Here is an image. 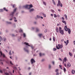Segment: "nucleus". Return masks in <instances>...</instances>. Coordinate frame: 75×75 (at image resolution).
<instances>
[{
	"instance_id": "obj_11",
	"label": "nucleus",
	"mask_w": 75,
	"mask_h": 75,
	"mask_svg": "<svg viewBox=\"0 0 75 75\" xmlns=\"http://www.w3.org/2000/svg\"><path fill=\"white\" fill-rule=\"evenodd\" d=\"M0 61H1V62H0V64H1V65H3V63L1 62V61H3V59H0Z\"/></svg>"
},
{
	"instance_id": "obj_4",
	"label": "nucleus",
	"mask_w": 75,
	"mask_h": 75,
	"mask_svg": "<svg viewBox=\"0 0 75 75\" xmlns=\"http://www.w3.org/2000/svg\"><path fill=\"white\" fill-rule=\"evenodd\" d=\"M24 44H25V45H28L29 47H31L32 49V50H33V49H34V47H33V45H29V43H28L27 42H24Z\"/></svg>"
},
{
	"instance_id": "obj_63",
	"label": "nucleus",
	"mask_w": 75,
	"mask_h": 75,
	"mask_svg": "<svg viewBox=\"0 0 75 75\" xmlns=\"http://www.w3.org/2000/svg\"><path fill=\"white\" fill-rule=\"evenodd\" d=\"M28 65H30V63L29 62V63H28Z\"/></svg>"
},
{
	"instance_id": "obj_30",
	"label": "nucleus",
	"mask_w": 75,
	"mask_h": 75,
	"mask_svg": "<svg viewBox=\"0 0 75 75\" xmlns=\"http://www.w3.org/2000/svg\"><path fill=\"white\" fill-rule=\"evenodd\" d=\"M55 71L56 72H57V73L58 72V69H56L55 70Z\"/></svg>"
},
{
	"instance_id": "obj_49",
	"label": "nucleus",
	"mask_w": 75,
	"mask_h": 75,
	"mask_svg": "<svg viewBox=\"0 0 75 75\" xmlns=\"http://www.w3.org/2000/svg\"><path fill=\"white\" fill-rule=\"evenodd\" d=\"M12 7H13V8H14V7H15V4H13V5Z\"/></svg>"
},
{
	"instance_id": "obj_16",
	"label": "nucleus",
	"mask_w": 75,
	"mask_h": 75,
	"mask_svg": "<svg viewBox=\"0 0 75 75\" xmlns=\"http://www.w3.org/2000/svg\"><path fill=\"white\" fill-rule=\"evenodd\" d=\"M62 22L63 23H64L65 25H66L67 24V22H66V21H62Z\"/></svg>"
},
{
	"instance_id": "obj_52",
	"label": "nucleus",
	"mask_w": 75,
	"mask_h": 75,
	"mask_svg": "<svg viewBox=\"0 0 75 75\" xmlns=\"http://www.w3.org/2000/svg\"><path fill=\"white\" fill-rule=\"evenodd\" d=\"M0 40H3L2 38H1V36H0Z\"/></svg>"
},
{
	"instance_id": "obj_17",
	"label": "nucleus",
	"mask_w": 75,
	"mask_h": 75,
	"mask_svg": "<svg viewBox=\"0 0 75 75\" xmlns=\"http://www.w3.org/2000/svg\"><path fill=\"white\" fill-rule=\"evenodd\" d=\"M63 61L65 62L67 61V58H66V57H64Z\"/></svg>"
},
{
	"instance_id": "obj_34",
	"label": "nucleus",
	"mask_w": 75,
	"mask_h": 75,
	"mask_svg": "<svg viewBox=\"0 0 75 75\" xmlns=\"http://www.w3.org/2000/svg\"><path fill=\"white\" fill-rule=\"evenodd\" d=\"M9 55H11V50L10 51V52L9 53Z\"/></svg>"
},
{
	"instance_id": "obj_48",
	"label": "nucleus",
	"mask_w": 75,
	"mask_h": 75,
	"mask_svg": "<svg viewBox=\"0 0 75 75\" xmlns=\"http://www.w3.org/2000/svg\"><path fill=\"white\" fill-rule=\"evenodd\" d=\"M59 60H60V61H62V59H61V58H59Z\"/></svg>"
},
{
	"instance_id": "obj_1",
	"label": "nucleus",
	"mask_w": 75,
	"mask_h": 75,
	"mask_svg": "<svg viewBox=\"0 0 75 75\" xmlns=\"http://www.w3.org/2000/svg\"><path fill=\"white\" fill-rule=\"evenodd\" d=\"M59 33L61 34V35H64V30H61L62 28L61 27L59 28Z\"/></svg>"
},
{
	"instance_id": "obj_55",
	"label": "nucleus",
	"mask_w": 75,
	"mask_h": 75,
	"mask_svg": "<svg viewBox=\"0 0 75 75\" xmlns=\"http://www.w3.org/2000/svg\"><path fill=\"white\" fill-rule=\"evenodd\" d=\"M30 69L31 68H30V67H29L28 68V70H30Z\"/></svg>"
},
{
	"instance_id": "obj_39",
	"label": "nucleus",
	"mask_w": 75,
	"mask_h": 75,
	"mask_svg": "<svg viewBox=\"0 0 75 75\" xmlns=\"http://www.w3.org/2000/svg\"><path fill=\"white\" fill-rule=\"evenodd\" d=\"M21 40V37H20L19 39H18V41H20V40Z\"/></svg>"
},
{
	"instance_id": "obj_27",
	"label": "nucleus",
	"mask_w": 75,
	"mask_h": 75,
	"mask_svg": "<svg viewBox=\"0 0 75 75\" xmlns=\"http://www.w3.org/2000/svg\"><path fill=\"white\" fill-rule=\"evenodd\" d=\"M63 71L64 72H66V69H65V67H64L63 69Z\"/></svg>"
},
{
	"instance_id": "obj_14",
	"label": "nucleus",
	"mask_w": 75,
	"mask_h": 75,
	"mask_svg": "<svg viewBox=\"0 0 75 75\" xmlns=\"http://www.w3.org/2000/svg\"><path fill=\"white\" fill-rule=\"evenodd\" d=\"M67 25L65 26L64 30H65V31H68V30L66 29H67Z\"/></svg>"
},
{
	"instance_id": "obj_60",
	"label": "nucleus",
	"mask_w": 75,
	"mask_h": 75,
	"mask_svg": "<svg viewBox=\"0 0 75 75\" xmlns=\"http://www.w3.org/2000/svg\"><path fill=\"white\" fill-rule=\"evenodd\" d=\"M44 17H46V15H45V14L44 15Z\"/></svg>"
},
{
	"instance_id": "obj_7",
	"label": "nucleus",
	"mask_w": 75,
	"mask_h": 75,
	"mask_svg": "<svg viewBox=\"0 0 75 75\" xmlns=\"http://www.w3.org/2000/svg\"><path fill=\"white\" fill-rule=\"evenodd\" d=\"M23 8H28V5H26L25 6H23Z\"/></svg>"
},
{
	"instance_id": "obj_64",
	"label": "nucleus",
	"mask_w": 75,
	"mask_h": 75,
	"mask_svg": "<svg viewBox=\"0 0 75 75\" xmlns=\"http://www.w3.org/2000/svg\"><path fill=\"white\" fill-rule=\"evenodd\" d=\"M52 63L53 65H54V62H52Z\"/></svg>"
},
{
	"instance_id": "obj_18",
	"label": "nucleus",
	"mask_w": 75,
	"mask_h": 75,
	"mask_svg": "<svg viewBox=\"0 0 75 75\" xmlns=\"http://www.w3.org/2000/svg\"><path fill=\"white\" fill-rule=\"evenodd\" d=\"M71 72L72 74H75V71L74 70H73L71 71Z\"/></svg>"
},
{
	"instance_id": "obj_8",
	"label": "nucleus",
	"mask_w": 75,
	"mask_h": 75,
	"mask_svg": "<svg viewBox=\"0 0 75 75\" xmlns=\"http://www.w3.org/2000/svg\"><path fill=\"white\" fill-rule=\"evenodd\" d=\"M36 33H38V32H40V29L38 28H36Z\"/></svg>"
},
{
	"instance_id": "obj_9",
	"label": "nucleus",
	"mask_w": 75,
	"mask_h": 75,
	"mask_svg": "<svg viewBox=\"0 0 75 75\" xmlns=\"http://www.w3.org/2000/svg\"><path fill=\"white\" fill-rule=\"evenodd\" d=\"M28 6L29 7L28 8V9L29 10L30 9V8H32V7H33V5H32V4H30V5H28Z\"/></svg>"
},
{
	"instance_id": "obj_54",
	"label": "nucleus",
	"mask_w": 75,
	"mask_h": 75,
	"mask_svg": "<svg viewBox=\"0 0 75 75\" xmlns=\"http://www.w3.org/2000/svg\"><path fill=\"white\" fill-rule=\"evenodd\" d=\"M34 28L33 27L32 28L31 30H34Z\"/></svg>"
},
{
	"instance_id": "obj_38",
	"label": "nucleus",
	"mask_w": 75,
	"mask_h": 75,
	"mask_svg": "<svg viewBox=\"0 0 75 75\" xmlns=\"http://www.w3.org/2000/svg\"><path fill=\"white\" fill-rule=\"evenodd\" d=\"M43 3L44 4V5H47V4H46V3H45V1H43Z\"/></svg>"
},
{
	"instance_id": "obj_5",
	"label": "nucleus",
	"mask_w": 75,
	"mask_h": 75,
	"mask_svg": "<svg viewBox=\"0 0 75 75\" xmlns=\"http://www.w3.org/2000/svg\"><path fill=\"white\" fill-rule=\"evenodd\" d=\"M27 46H26V47H24V50L25 52H27V53H29V50H28V48H27Z\"/></svg>"
},
{
	"instance_id": "obj_28",
	"label": "nucleus",
	"mask_w": 75,
	"mask_h": 75,
	"mask_svg": "<svg viewBox=\"0 0 75 75\" xmlns=\"http://www.w3.org/2000/svg\"><path fill=\"white\" fill-rule=\"evenodd\" d=\"M68 33L69 34H71V30H68Z\"/></svg>"
},
{
	"instance_id": "obj_59",
	"label": "nucleus",
	"mask_w": 75,
	"mask_h": 75,
	"mask_svg": "<svg viewBox=\"0 0 75 75\" xmlns=\"http://www.w3.org/2000/svg\"><path fill=\"white\" fill-rule=\"evenodd\" d=\"M51 11H52V12L53 13H54V10H52Z\"/></svg>"
},
{
	"instance_id": "obj_20",
	"label": "nucleus",
	"mask_w": 75,
	"mask_h": 75,
	"mask_svg": "<svg viewBox=\"0 0 75 75\" xmlns=\"http://www.w3.org/2000/svg\"><path fill=\"white\" fill-rule=\"evenodd\" d=\"M34 10V9L33 8H32L29 10V11L30 12H31V11H33Z\"/></svg>"
},
{
	"instance_id": "obj_3",
	"label": "nucleus",
	"mask_w": 75,
	"mask_h": 75,
	"mask_svg": "<svg viewBox=\"0 0 75 75\" xmlns=\"http://www.w3.org/2000/svg\"><path fill=\"white\" fill-rule=\"evenodd\" d=\"M58 47H58V46L56 45V48L57 50H59L60 49H61V48H62V47H63L62 45L59 44L58 45Z\"/></svg>"
},
{
	"instance_id": "obj_51",
	"label": "nucleus",
	"mask_w": 75,
	"mask_h": 75,
	"mask_svg": "<svg viewBox=\"0 0 75 75\" xmlns=\"http://www.w3.org/2000/svg\"><path fill=\"white\" fill-rule=\"evenodd\" d=\"M62 20H64L65 18H64V17H62Z\"/></svg>"
},
{
	"instance_id": "obj_13",
	"label": "nucleus",
	"mask_w": 75,
	"mask_h": 75,
	"mask_svg": "<svg viewBox=\"0 0 75 75\" xmlns=\"http://www.w3.org/2000/svg\"><path fill=\"white\" fill-rule=\"evenodd\" d=\"M56 31L57 33H59V30L58 29V27H57L56 28Z\"/></svg>"
},
{
	"instance_id": "obj_6",
	"label": "nucleus",
	"mask_w": 75,
	"mask_h": 75,
	"mask_svg": "<svg viewBox=\"0 0 75 75\" xmlns=\"http://www.w3.org/2000/svg\"><path fill=\"white\" fill-rule=\"evenodd\" d=\"M30 62L31 64H33V63H35V61L34 59H32L30 60Z\"/></svg>"
},
{
	"instance_id": "obj_40",
	"label": "nucleus",
	"mask_w": 75,
	"mask_h": 75,
	"mask_svg": "<svg viewBox=\"0 0 75 75\" xmlns=\"http://www.w3.org/2000/svg\"><path fill=\"white\" fill-rule=\"evenodd\" d=\"M53 40L54 41H55V37L54 36H53Z\"/></svg>"
},
{
	"instance_id": "obj_47",
	"label": "nucleus",
	"mask_w": 75,
	"mask_h": 75,
	"mask_svg": "<svg viewBox=\"0 0 75 75\" xmlns=\"http://www.w3.org/2000/svg\"><path fill=\"white\" fill-rule=\"evenodd\" d=\"M14 21L15 22H16H16H17V20L16 19H14Z\"/></svg>"
},
{
	"instance_id": "obj_31",
	"label": "nucleus",
	"mask_w": 75,
	"mask_h": 75,
	"mask_svg": "<svg viewBox=\"0 0 75 75\" xmlns=\"http://www.w3.org/2000/svg\"><path fill=\"white\" fill-rule=\"evenodd\" d=\"M49 69H51V66L50 64L49 65Z\"/></svg>"
},
{
	"instance_id": "obj_43",
	"label": "nucleus",
	"mask_w": 75,
	"mask_h": 75,
	"mask_svg": "<svg viewBox=\"0 0 75 75\" xmlns=\"http://www.w3.org/2000/svg\"><path fill=\"white\" fill-rule=\"evenodd\" d=\"M5 74L6 75H9V74L7 73H5Z\"/></svg>"
},
{
	"instance_id": "obj_57",
	"label": "nucleus",
	"mask_w": 75,
	"mask_h": 75,
	"mask_svg": "<svg viewBox=\"0 0 75 75\" xmlns=\"http://www.w3.org/2000/svg\"><path fill=\"white\" fill-rule=\"evenodd\" d=\"M67 30H68H68H71L70 29H69V28H67Z\"/></svg>"
},
{
	"instance_id": "obj_10",
	"label": "nucleus",
	"mask_w": 75,
	"mask_h": 75,
	"mask_svg": "<svg viewBox=\"0 0 75 75\" xmlns=\"http://www.w3.org/2000/svg\"><path fill=\"white\" fill-rule=\"evenodd\" d=\"M14 13L12 12L10 14V16H11V17H12L13 18V16H14Z\"/></svg>"
},
{
	"instance_id": "obj_25",
	"label": "nucleus",
	"mask_w": 75,
	"mask_h": 75,
	"mask_svg": "<svg viewBox=\"0 0 75 75\" xmlns=\"http://www.w3.org/2000/svg\"><path fill=\"white\" fill-rule=\"evenodd\" d=\"M64 16L65 17V19L67 20V16L66 14H64Z\"/></svg>"
},
{
	"instance_id": "obj_58",
	"label": "nucleus",
	"mask_w": 75,
	"mask_h": 75,
	"mask_svg": "<svg viewBox=\"0 0 75 75\" xmlns=\"http://www.w3.org/2000/svg\"><path fill=\"white\" fill-rule=\"evenodd\" d=\"M57 6L58 7L60 6V4H57Z\"/></svg>"
},
{
	"instance_id": "obj_26",
	"label": "nucleus",
	"mask_w": 75,
	"mask_h": 75,
	"mask_svg": "<svg viewBox=\"0 0 75 75\" xmlns=\"http://www.w3.org/2000/svg\"><path fill=\"white\" fill-rule=\"evenodd\" d=\"M37 17L38 18H41V16H39L38 15H37Z\"/></svg>"
},
{
	"instance_id": "obj_44",
	"label": "nucleus",
	"mask_w": 75,
	"mask_h": 75,
	"mask_svg": "<svg viewBox=\"0 0 75 75\" xmlns=\"http://www.w3.org/2000/svg\"><path fill=\"white\" fill-rule=\"evenodd\" d=\"M58 4H61V2H60V1L58 0Z\"/></svg>"
},
{
	"instance_id": "obj_15",
	"label": "nucleus",
	"mask_w": 75,
	"mask_h": 75,
	"mask_svg": "<svg viewBox=\"0 0 75 75\" xmlns=\"http://www.w3.org/2000/svg\"><path fill=\"white\" fill-rule=\"evenodd\" d=\"M67 67H71V64H70V63H68Z\"/></svg>"
},
{
	"instance_id": "obj_46",
	"label": "nucleus",
	"mask_w": 75,
	"mask_h": 75,
	"mask_svg": "<svg viewBox=\"0 0 75 75\" xmlns=\"http://www.w3.org/2000/svg\"><path fill=\"white\" fill-rule=\"evenodd\" d=\"M19 32H20V33H22V32H23V30L21 29L19 30Z\"/></svg>"
},
{
	"instance_id": "obj_29",
	"label": "nucleus",
	"mask_w": 75,
	"mask_h": 75,
	"mask_svg": "<svg viewBox=\"0 0 75 75\" xmlns=\"http://www.w3.org/2000/svg\"><path fill=\"white\" fill-rule=\"evenodd\" d=\"M10 63L11 64V65H14V64L12 63V62L11 61H10Z\"/></svg>"
},
{
	"instance_id": "obj_12",
	"label": "nucleus",
	"mask_w": 75,
	"mask_h": 75,
	"mask_svg": "<svg viewBox=\"0 0 75 75\" xmlns=\"http://www.w3.org/2000/svg\"><path fill=\"white\" fill-rule=\"evenodd\" d=\"M40 57H42L43 55H44V54H42L41 53H40L39 54Z\"/></svg>"
},
{
	"instance_id": "obj_37",
	"label": "nucleus",
	"mask_w": 75,
	"mask_h": 75,
	"mask_svg": "<svg viewBox=\"0 0 75 75\" xmlns=\"http://www.w3.org/2000/svg\"><path fill=\"white\" fill-rule=\"evenodd\" d=\"M3 9H0V12H3Z\"/></svg>"
},
{
	"instance_id": "obj_35",
	"label": "nucleus",
	"mask_w": 75,
	"mask_h": 75,
	"mask_svg": "<svg viewBox=\"0 0 75 75\" xmlns=\"http://www.w3.org/2000/svg\"><path fill=\"white\" fill-rule=\"evenodd\" d=\"M7 23H8V24H11V22H7Z\"/></svg>"
},
{
	"instance_id": "obj_53",
	"label": "nucleus",
	"mask_w": 75,
	"mask_h": 75,
	"mask_svg": "<svg viewBox=\"0 0 75 75\" xmlns=\"http://www.w3.org/2000/svg\"><path fill=\"white\" fill-rule=\"evenodd\" d=\"M56 75H59V73L58 72H57Z\"/></svg>"
},
{
	"instance_id": "obj_41",
	"label": "nucleus",
	"mask_w": 75,
	"mask_h": 75,
	"mask_svg": "<svg viewBox=\"0 0 75 75\" xmlns=\"http://www.w3.org/2000/svg\"><path fill=\"white\" fill-rule=\"evenodd\" d=\"M53 51H56V50H57V49H56V48H54L53 49Z\"/></svg>"
},
{
	"instance_id": "obj_22",
	"label": "nucleus",
	"mask_w": 75,
	"mask_h": 75,
	"mask_svg": "<svg viewBox=\"0 0 75 75\" xmlns=\"http://www.w3.org/2000/svg\"><path fill=\"white\" fill-rule=\"evenodd\" d=\"M16 8H15V9H14L13 10V13H15L16 11Z\"/></svg>"
},
{
	"instance_id": "obj_62",
	"label": "nucleus",
	"mask_w": 75,
	"mask_h": 75,
	"mask_svg": "<svg viewBox=\"0 0 75 75\" xmlns=\"http://www.w3.org/2000/svg\"><path fill=\"white\" fill-rule=\"evenodd\" d=\"M5 51L6 52H8L7 51V50H5Z\"/></svg>"
},
{
	"instance_id": "obj_24",
	"label": "nucleus",
	"mask_w": 75,
	"mask_h": 75,
	"mask_svg": "<svg viewBox=\"0 0 75 75\" xmlns=\"http://www.w3.org/2000/svg\"><path fill=\"white\" fill-rule=\"evenodd\" d=\"M69 55L71 56V57H72V53H71L69 52Z\"/></svg>"
},
{
	"instance_id": "obj_61",
	"label": "nucleus",
	"mask_w": 75,
	"mask_h": 75,
	"mask_svg": "<svg viewBox=\"0 0 75 75\" xmlns=\"http://www.w3.org/2000/svg\"><path fill=\"white\" fill-rule=\"evenodd\" d=\"M61 5H60V7H62V4H60Z\"/></svg>"
},
{
	"instance_id": "obj_19",
	"label": "nucleus",
	"mask_w": 75,
	"mask_h": 75,
	"mask_svg": "<svg viewBox=\"0 0 75 75\" xmlns=\"http://www.w3.org/2000/svg\"><path fill=\"white\" fill-rule=\"evenodd\" d=\"M42 34H38V36L39 37L41 38V36H42Z\"/></svg>"
},
{
	"instance_id": "obj_32",
	"label": "nucleus",
	"mask_w": 75,
	"mask_h": 75,
	"mask_svg": "<svg viewBox=\"0 0 75 75\" xmlns=\"http://www.w3.org/2000/svg\"><path fill=\"white\" fill-rule=\"evenodd\" d=\"M4 10H5V11H8V10L7 9H6V8H4Z\"/></svg>"
},
{
	"instance_id": "obj_21",
	"label": "nucleus",
	"mask_w": 75,
	"mask_h": 75,
	"mask_svg": "<svg viewBox=\"0 0 75 75\" xmlns=\"http://www.w3.org/2000/svg\"><path fill=\"white\" fill-rule=\"evenodd\" d=\"M69 43V40H67L66 41V45H67Z\"/></svg>"
},
{
	"instance_id": "obj_33",
	"label": "nucleus",
	"mask_w": 75,
	"mask_h": 75,
	"mask_svg": "<svg viewBox=\"0 0 75 75\" xmlns=\"http://www.w3.org/2000/svg\"><path fill=\"white\" fill-rule=\"evenodd\" d=\"M23 35L24 37H25L26 36V35H25V33H23Z\"/></svg>"
},
{
	"instance_id": "obj_23",
	"label": "nucleus",
	"mask_w": 75,
	"mask_h": 75,
	"mask_svg": "<svg viewBox=\"0 0 75 75\" xmlns=\"http://www.w3.org/2000/svg\"><path fill=\"white\" fill-rule=\"evenodd\" d=\"M52 1L54 5H56V4L55 2V1L54 0H52Z\"/></svg>"
},
{
	"instance_id": "obj_42",
	"label": "nucleus",
	"mask_w": 75,
	"mask_h": 75,
	"mask_svg": "<svg viewBox=\"0 0 75 75\" xmlns=\"http://www.w3.org/2000/svg\"><path fill=\"white\" fill-rule=\"evenodd\" d=\"M15 59L16 60H17V59H18V57H17V56H16Z\"/></svg>"
},
{
	"instance_id": "obj_36",
	"label": "nucleus",
	"mask_w": 75,
	"mask_h": 75,
	"mask_svg": "<svg viewBox=\"0 0 75 75\" xmlns=\"http://www.w3.org/2000/svg\"><path fill=\"white\" fill-rule=\"evenodd\" d=\"M54 18H56V17H57V15L56 14H54Z\"/></svg>"
},
{
	"instance_id": "obj_50",
	"label": "nucleus",
	"mask_w": 75,
	"mask_h": 75,
	"mask_svg": "<svg viewBox=\"0 0 75 75\" xmlns=\"http://www.w3.org/2000/svg\"><path fill=\"white\" fill-rule=\"evenodd\" d=\"M0 72L2 74V73H3V71L1 70H0Z\"/></svg>"
},
{
	"instance_id": "obj_45",
	"label": "nucleus",
	"mask_w": 75,
	"mask_h": 75,
	"mask_svg": "<svg viewBox=\"0 0 75 75\" xmlns=\"http://www.w3.org/2000/svg\"><path fill=\"white\" fill-rule=\"evenodd\" d=\"M4 41H5V42H6V38H4Z\"/></svg>"
},
{
	"instance_id": "obj_2",
	"label": "nucleus",
	"mask_w": 75,
	"mask_h": 75,
	"mask_svg": "<svg viewBox=\"0 0 75 75\" xmlns=\"http://www.w3.org/2000/svg\"><path fill=\"white\" fill-rule=\"evenodd\" d=\"M0 53L1 54V57H3V56L4 58H5L7 60H8V59L7 57L6 56L5 54H3V53H2V52H1V51H0Z\"/></svg>"
},
{
	"instance_id": "obj_56",
	"label": "nucleus",
	"mask_w": 75,
	"mask_h": 75,
	"mask_svg": "<svg viewBox=\"0 0 75 75\" xmlns=\"http://www.w3.org/2000/svg\"><path fill=\"white\" fill-rule=\"evenodd\" d=\"M14 68L15 69H17V67H14Z\"/></svg>"
}]
</instances>
